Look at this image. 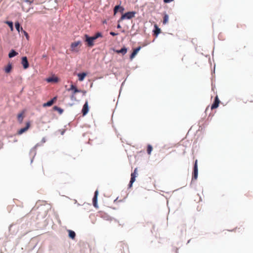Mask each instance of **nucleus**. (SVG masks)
Wrapping results in <instances>:
<instances>
[{
	"instance_id": "obj_16",
	"label": "nucleus",
	"mask_w": 253,
	"mask_h": 253,
	"mask_svg": "<svg viewBox=\"0 0 253 253\" xmlns=\"http://www.w3.org/2000/svg\"><path fill=\"white\" fill-rule=\"evenodd\" d=\"M18 54V53L14 50L12 49L8 54V57L9 58H12Z\"/></svg>"
},
{
	"instance_id": "obj_9",
	"label": "nucleus",
	"mask_w": 253,
	"mask_h": 253,
	"mask_svg": "<svg viewBox=\"0 0 253 253\" xmlns=\"http://www.w3.org/2000/svg\"><path fill=\"white\" fill-rule=\"evenodd\" d=\"M56 100H57V97H54L50 101L47 102L46 103H44L42 106L43 107H47V106H51V105H52V104L54 103V102L56 101Z\"/></svg>"
},
{
	"instance_id": "obj_7",
	"label": "nucleus",
	"mask_w": 253,
	"mask_h": 253,
	"mask_svg": "<svg viewBox=\"0 0 253 253\" xmlns=\"http://www.w3.org/2000/svg\"><path fill=\"white\" fill-rule=\"evenodd\" d=\"M220 102V101L218 98V96L216 95L215 97L214 102L211 106V109L213 110V109L217 108L219 106Z\"/></svg>"
},
{
	"instance_id": "obj_15",
	"label": "nucleus",
	"mask_w": 253,
	"mask_h": 253,
	"mask_svg": "<svg viewBox=\"0 0 253 253\" xmlns=\"http://www.w3.org/2000/svg\"><path fill=\"white\" fill-rule=\"evenodd\" d=\"M86 76V74L85 73L78 74V76L79 77V80L80 81H83Z\"/></svg>"
},
{
	"instance_id": "obj_3",
	"label": "nucleus",
	"mask_w": 253,
	"mask_h": 253,
	"mask_svg": "<svg viewBox=\"0 0 253 253\" xmlns=\"http://www.w3.org/2000/svg\"><path fill=\"white\" fill-rule=\"evenodd\" d=\"M68 91H72V96H71V99H73V98L75 97V95L76 93H78V92H81V90L78 89L77 87L73 85V84H71V86H70V88L68 89H67Z\"/></svg>"
},
{
	"instance_id": "obj_26",
	"label": "nucleus",
	"mask_w": 253,
	"mask_h": 253,
	"mask_svg": "<svg viewBox=\"0 0 253 253\" xmlns=\"http://www.w3.org/2000/svg\"><path fill=\"white\" fill-rule=\"evenodd\" d=\"M15 28L17 30V31L19 32L21 31V27L20 24L18 22H16L15 23Z\"/></svg>"
},
{
	"instance_id": "obj_21",
	"label": "nucleus",
	"mask_w": 253,
	"mask_h": 253,
	"mask_svg": "<svg viewBox=\"0 0 253 253\" xmlns=\"http://www.w3.org/2000/svg\"><path fill=\"white\" fill-rule=\"evenodd\" d=\"M5 23H6V24H7L9 26V27L10 28V30L11 31H13V23H12V22L6 21L5 22Z\"/></svg>"
},
{
	"instance_id": "obj_5",
	"label": "nucleus",
	"mask_w": 253,
	"mask_h": 253,
	"mask_svg": "<svg viewBox=\"0 0 253 253\" xmlns=\"http://www.w3.org/2000/svg\"><path fill=\"white\" fill-rule=\"evenodd\" d=\"M137 169H135L133 172L131 174V178L129 182V187H130L132 186V183L135 181V178L137 176Z\"/></svg>"
},
{
	"instance_id": "obj_2",
	"label": "nucleus",
	"mask_w": 253,
	"mask_h": 253,
	"mask_svg": "<svg viewBox=\"0 0 253 253\" xmlns=\"http://www.w3.org/2000/svg\"><path fill=\"white\" fill-rule=\"evenodd\" d=\"M85 42H87V46L92 47L94 45V41L95 40L93 37H89L87 35H84Z\"/></svg>"
},
{
	"instance_id": "obj_18",
	"label": "nucleus",
	"mask_w": 253,
	"mask_h": 253,
	"mask_svg": "<svg viewBox=\"0 0 253 253\" xmlns=\"http://www.w3.org/2000/svg\"><path fill=\"white\" fill-rule=\"evenodd\" d=\"M115 51L117 53H121L123 55H124L126 52V48L124 47L121 49L120 50H115Z\"/></svg>"
},
{
	"instance_id": "obj_32",
	"label": "nucleus",
	"mask_w": 253,
	"mask_h": 253,
	"mask_svg": "<svg viewBox=\"0 0 253 253\" xmlns=\"http://www.w3.org/2000/svg\"><path fill=\"white\" fill-rule=\"evenodd\" d=\"M126 17V13L124 14L122 16L121 18V19L119 21V22H120L121 20H123V19H125Z\"/></svg>"
},
{
	"instance_id": "obj_12",
	"label": "nucleus",
	"mask_w": 253,
	"mask_h": 253,
	"mask_svg": "<svg viewBox=\"0 0 253 253\" xmlns=\"http://www.w3.org/2000/svg\"><path fill=\"white\" fill-rule=\"evenodd\" d=\"M140 49L141 46H138V47L136 48L133 50L132 53L130 56V59H132L136 56V55L138 53V51L140 50Z\"/></svg>"
},
{
	"instance_id": "obj_22",
	"label": "nucleus",
	"mask_w": 253,
	"mask_h": 253,
	"mask_svg": "<svg viewBox=\"0 0 253 253\" xmlns=\"http://www.w3.org/2000/svg\"><path fill=\"white\" fill-rule=\"evenodd\" d=\"M135 12H127V19H130L133 17L135 15Z\"/></svg>"
},
{
	"instance_id": "obj_30",
	"label": "nucleus",
	"mask_w": 253,
	"mask_h": 253,
	"mask_svg": "<svg viewBox=\"0 0 253 253\" xmlns=\"http://www.w3.org/2000/svg\"><path fill=\"white\" fill-rule=\"evenodd\" d=\"M21 31L24 34V35L26 37L27 39H28V38H29L28 34L25 31L23 30L22 27H21Z\"/></svg>"
},
{
	"instance_id": "obj_31",
	"label": "nucleus",
	"mask_w": 253,
	"mask_h": 253,
	"mask_svg": "<svg viewBox=\"0 0 253 253\" xmlns=\"http://www.w3.org/2000/svg\"><path fill=\"white\" fill-rule=\"evenodd\" d=\"M253 102V96H248L247 99V102Z\"/></svg>"
},
{
	"instance_id": "obj_20",
	"label": "nucleus",
	"mask_w": 253,
	"mask_h": 253,
	"mask_svg": "<svg viewBox=\"0 0 253 253\" xmlns=\"http://www.w3.org/2000/svg\"><path fill=\"white\" fill-rule=\"evenodd\" d=\"M58 81V79L57 77L55 78H49L47 79V81L48 82H57Z\"/></svg>"
},
{
	"instance_id": "obj_8",
	"label": "nucleus",
	"mask_w": 253,
	"mask_h": 253,
	"mask_svg": "<svg viewBox=\"0 0 253 253\" xmlns=\"http://www.w3.org/2000/svg\"><path fill=\"white\" fill-rule=\"evenodd\" d=\"M21 64H22L23 68L25 69H27L29 67V63L27 60V58L26 56L23 57L22 58Z\"/></svg>"
},
{
	"instance_id": "obj_19",
	"label": "nucleus",
	"mask_w": 253,
	"mask_h": 253,
	"mask_svg": "<svg viewBox=\"0 0 253 253\" xmlns=\"http://www.w3.org/2000/svg\"><path fill=\"white\" fill-rule=\"evenodd\" d=\"M12 69V65L11 64H8L7 66L5 68L4 71L5 73H8L10 72Z\"/></svg>"
},
{
	"instance_id": "obj_6",
	"label": "nucleus",
	"mask_w": 253,
	"mask_h": 253,
	"mask_svg": "<svg viewBox=\"0 0 253 253\" xmlns=\"http://www.w3.org/2000/svg\"><path fill=\"white\" fill-rule=\"evenodd\" d=\"M26 125V126L25 127L22 128L18 130V131L17 132L18 134H19V135L22 134L23 133L26 131L29 128V127H30V125H31L30 122H27Z\"/></svg>"
},
{
	"instance_id": "obj_10",
	"label": "nucleus",
	"mask_w": 253,
	"mask_h": 253,
	"mask_svg": "<svg viewBox=\"0 0 253 253\" xmlns=\"http://www.w3.org/2000/svg\"><path fill=\"white\" fill-rule=\"evenodd\" d=\"M88 112V102L86 101L83 106L82 113L84 116Z\"/></svg>"
},
{
	"instance_id": "obj_17",
	"label": "nucleus",
	"mask_w": 253,
	"mask_h": 253,
	"mask_svg": "<svg viewBox=\"0 0 253 253\" xmlns=\"http://www.w3.org/2000/svg\"><path fill=\"white\" fill-rule=\"evenodd\" d=\"M68 233H69V237L71 238L72 239H74L75 237H76V233H75V232L74 231H72V230H68Z\"/></svg>"
},
{
	"instance_id": "obj_33",
	"label": "nucleus",
	"mask_w": 253,
	"mask_h": 253,
	"mask_svg": "<svg viewBox=\"0 0 253 253\" xmlns=\"http://www.w3.org/2000/svg\"><path fill=\"white\" fill-rule=\"evenodd\" d=\"M174 0H164V2L165 3H169L173 1Z\"/></svg>"
},
{
	"instance_id": "obj_34",
	"label": "nucleus",
	"mask_w": 253,
	"mask_h": 253,
	"mask_svg": "<svg viewBox=\"0 0 253 253\" xmlns=\"http://www.w3.org/2000/svg\"><path fill=\"white\" fill-rule=\"evenodd\" d=\"M34 0H26L25 1L27 2H29V3H33Z\"/></svg>"
},
{
	"instance_id": "obj_14",
	"label": "nucleus",
	"mask_w": 253,
	"mask_h": 253,
	"mask_svg": "<svg viewBox=\"0 0 253 253\" xmlns=\"http://www.w3.org/2000/svg\"><path fill=\"white\" fill-rule=\"evenodd\" d=\"M24 112L22 111V112L19 113L17 116L18 121L20 123H22L23 122V119L24 117Z\"/></svg>"
},
{
	"instance_id": "obj_27",
	"label": "nucleus",
	"mask_w": 253,
	"mask_h": 253,
	"mask_svg": "<svg viewBox=\"0 0 253 253\" xmlns=\"http://www.w3.org/2000/svg\"><path fill=\"white\" fill-rule=\"evenodd\" d=\"M171 251L173 253H178L179 249L177 247L173 246Z\"/></svg>"
},
{
	"instance_id": "obj_1",
	"label": "nucleus",
	"mask_w": 253,
	"mask_h": 253,
	"mask_svg": "<svg viewBox=\"0 0 253 253\" xmlns=\"http://www.w3.org/2000/svg\"><path fill=\"white\" fill-rule=\"evenodd\" d=\"M82 42L81 41H77L72 42L71 44V50L72 52H77L79 51V47L81 46Z\"/></svg>"
},
{
	"instance_id": "obj_24",
	"label": "nucleus",
	"mask_w": 253,
	"mask_h": 253,
	"mask_svg": "<svg viewBox=\"0 0 253 253\" xmlns=\"http://www.w3.org/2000/svg\"><path fill=\"white\" fill-rule=\"evenodd\" d=\"M152 150H153L152 146L151 145H150V144L148 145L147 149V153H148V155H150L151 154Z\"/></svg>"
},
{
	"instance_id": "obj_25",
	"label": "nucleus",
	"mask_w": 253,
	"mask_h": 253,
	"mask_svg": "<svg viewBox=\"0 0 253 253\" xmlns=\"http://www.w3.org/2000/svg\"><path fill=\"white\" fill-rule=\"evenodd\" d=\"M169 21V16L168 14H165L164 16L163 24H166Z\"/></svg>"
},
{
	"instance_id": "obj_11",
	"label": "nucleus",
	"mask_w": 253,
	"mask_h": 253,
	"mask_svg": "<svg viewBox=\"0 0 253 253\" xmlns=\"http://www.w3.org/2000/svg\"><path fill=\"white\" fill-rule=\"evenodd\" d=\"M98 194V190H96L94 193V195L92 199L93 204L95 207H97V196Z\"/></svg>"
},
{
	"instance_id": "obj_4",
	"label": "nucleus",
	"mask_w": 253,
	"mask_h": 253,
	"mask_svg": "<svg viewBox=\"0 0 253 253\" xmlns=\"http://www.w3.org/2000/svg\"><path fill=\"white\" fill-rule=\"evenodd\" d=\"M198 161L196 160L195 162L194 166V170L192 176V180H196L198 177Z\"/></svg>"
},
{
	"instance_id": "obj_23",
	"label": "nucleus",
	"mask_w": 253,
	"mask_h": 253,
	"mask_svg": "<svg viewBox=\"0 0 253 253\" xmlns=\"http://www.w3.org/2000/svg\"><path fill=\"white\" fill-rule=\"evenodd\" d=\"M53 109L55 111H57L60 114H62L63 112V109H62L61 108H60L56 106H55L53 107Z\"/></svg>"
},
{
	"instance_id": "obj_28",
	"label": "nucleus",
	"mask_w": 253,
	"mask_h": 253,
	"mask_svg": "<svg viewBox=\"0 0 253 253\" xmlns=\"http://www.w3.org/2000/svg\"><path fill=\"white\" fill-rule=\"evenodd\" d=\"M155 30L154 31V33L156 35H157L158 34H159L160 33L161 30L156 25H155Z\"/></svg>"
},
{
	"instance_id": "obj_37",
	"label": "nucleus",
	"mask_w": 253,
	"mask_h": 253,
	"mask_svg": "<svg viewBox=\"0 0 253 253\" xmlns=\"http://www.w3.org/2000/svg\"><path fill=\"white\" fill-rule=\"evenodd\" d=\"M42 57H43V58H44L46 57V55H43Z\"/></svg>"
},
{
	"instance_id": "obj_13",
	"label": "nucleus",
	"mask_w": 253,
	"mask_h": 253,
	"mask_svg": "<svg viewBox=\"0 0 253 253\" xmlns=\"http://www.w3.org/2000/svg\"><path fill=\"white\" fill-rule=\"evenodd\" d=\"M124 9L122 7L119 5L116 6L114 9V15H115L118 12H120L121 13L123 12Z\"/></svg>"
},
{
	"instance_id": "obj_29",
	"label": "nucleus",
	"mask_w": 253,
	"mask_h": 253,
	"mask_svg": "<svg viewBox=\"0 0 253 253\" xmlns=\"http://www.w3.org/2000/svg\"><path fill=\"white\" fill-rule=\"evenodd\" d=\"M92 37H93L94 39L95 40L97 38H98L99 37H101L102 34L101 33L98 32L94 36H93Z\"/></svg>"
},
{
	"instance_id": "obj_36",
	"label": "nucleus",
	"mask_w": 253,
	"mask_h": 253,
	"mask_svg": "<svg viewBox=\"0 0 253 253\" xmlns=\"http://www.w3.org/2000/svg\"><path fill=\"white\" fill-rule=\"evenodd\" d=\"M117 28H121L120 25L119 24L118 25V26H117Z\"/></svg>"
},
{
	"instance_id": "obj_35",
	"label": "nucleus",
	"mask_w": 253,
	"mask_h": 253,
	"mask_svg": "<svg viewBox=\"0 0 253 253\" xmlns=\"http://www.w3.org/2000/svg\"><path fill=\"white\" fill-rule=\"evenodd\" d=\"M110 34L112 36H116L117 35V34H116L114 32H110Z\"/></svg>"
}]
</instances>
